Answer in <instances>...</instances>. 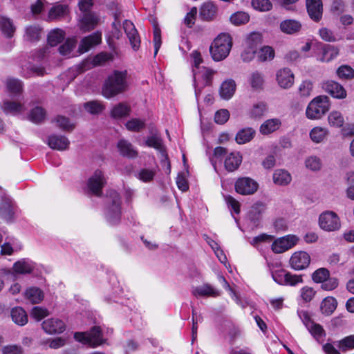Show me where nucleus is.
<instances>
[{
    "instance_id": "680f3d73",
    "label": "nucleus",
    "mask_w": 354,
    "mask_h": 354,
    "mask_svg": "<svg viewBox=\"0 0 354 354\" xmlns=\"http://www.w3.org/2000/svg\"><path fill=\"white\" fill-rule=\"evenodd\" d=\"M55 122L57 126L65 131H71L74 129V124L71 123L68 118L64 116L58 115L55 118Z\"/></svg>"
},
{
    "instance_id": "49530a36",
    "label": "nucleus",
    "mask_w": 354,
    "mask_h": 354,
    "mask_svg": "<svg viewBox=\"0 0 354 354\" xmlns=\"http://www.w3.org/2000/svg\"><path fill=\"white\" fill-rule=\"evenodd\" d=\"M6 86L9 92L18 95L22 91L23 83L18 79L8 78L6 81Z\"/></svg>"
},
{
    "instance_id": "473e14b6",
    "label": "nucleus",
    "mask_w": 354,
    "mask_h": 354,
    "mask_svg": "<svg viewBox=\"0 0 354 354\" xmlns=\"http://www.w3.org/2000/svg\"><path fill=\"white\" fill-rule=\"evenodd\" d=\"M252 128H244L239 131L236 135L235 140L239 145H243L250 142L255 135Z\"/></svg>"
},
{
    "instance_id": "ddd939ff",
    "label": "nucleus",
    "mask_w": 354,
    "mask_h": 354,
    "mask_svg": "<svg viewBox=\"0 0 354 354\" xmlns=\"http://www.w3.org/2000/svg\"><path fill=\"white\" fill-rule=\"evenodd\" d=\"M44 330L50 335L59 334L66 329L65 323L58 318H50L44 320L42 324Z\"/></svg>"
},
{
    "instance_id": "4c0bfd02",
    "label": "nucleus",
    "mask_w": 354,
    "mask_h": 354,
    "mask_svg": "<svg viewBox=\"0 0 354 354\" xmlns=\"http://www.w3.org/2000/svg\"><path fill=\"white\" fill-rule=\"evenodd\" d=\"M25 297L32 304H38L44 299L42 291L35 287H32L26 290Z\"/></svg>"
},
{
    "instance_id": "0e129e2a",
    "label": "nucleus",
    "mask_w": 354,
    "mask_h": 354,
    "mask_svg": "<svg viewBox=\"0 0 354 354\" xmlns=\"http://www.w3.org/2000/svg\"><path fill=\"white\" fill-rule=\"evenodd\" d=\"M125 125L127 129L131 131H139L145 127V122L137 118L129 120Z\"/></svg>"
},
{
    "instance_id": "f8f14e48",
    "label": "nucleus",
    "mask_w": 354,
    "mask_h": 354,
    "mask_svg": "<svg viewBox=\"0 0 354 354\" xmlns=\"http://www.w3.org/2000/svg\"><path fill=\"white\" fill-rule=\"evenodd\" d=\"M105 183L106 180L103 173L100 170H96L93 176L88 178L87 185L93 194L99 196L102 194V188Z\"/></svg>"
},
{
    "instance_id": "a19ab883",
    "label": "nucleus",
    "mask_w": 354,
    "mask_h": 354,
    "mask_svg": "<svg viewBox=\"0 0 354 354\" xmlns=\"http://www.w3.org/2000/svg\"><path fill=\"white\" fill-rule=\"evenodd\" d=\"M328 121L331 127L336 128H340L344 124V116L338 111H331L328 116Z\"/></svg>"
},
{
    "instance_id": "c85d7f7f",
    "label": "nucleus",
    "mask_w": 354,
    "mask_h": 354,
    "mask_svg": "<svg viewBox=\"0 0 354 354\" xmlns=\"http://www.w3.org/2000/svg\"><path fill=\"white\" fill-rule=\"evenodd\" d=\"M281 120L278 118H272L266 120L260 127V133L268 135L279 129L281 127Z\"/></svg>"
},
{
    "instance_id": "c756f323",
    "label": "nucleus",
    "mask_w": 354,
    "mask_h": 354,
    "mask_svg": "<svg viewBox=\"0 0 354 354\" xmlns=\"http://www.w3.org/2000/svg\"><path fill=\"white\" fill-rule=\"evenodd\" d=\"M0 30L6 37L11 38L14 35L16 28L11 19L0 16Z\"/></svg>"
},
{
    "instance_id": "c9c22d12",
    "label": "nucleus",
    "mask_w": 354,
    "mask_h": 354,
    "mask_svg": "<svg viewBox=\"0 0 354 354\" xmlns=\"http://www.w3.org/2000/svg\"><path fill=\"white\" fill-rule=\"evenodd\" d=\"M1 109L6 113L17 114L24 111V105L20 102L5 100Z\"/></svg>"
},
{
    "instance_id": "f704fd0d",
    "label": "nucleus",
    "mask_w": 354,
    "mask_h": 354,
    "mask_svg": "<svg viewBox=\"0 0 354 354\" xmlns=\"http://www.w3.org/2000/svg\"><path fill=\"white\" fill-rule=\"evenodd\" d=\"M337 306V302L334 297H326L321 303V311L325 315H330L335 311Z\"/></svg>"
},
{
    "instance_id": "69168bd1",
    "label": "nucleus",
    "mask_w": 354,
    "mask_h": 354,
    "mask_svg": "<svg viewBox=\"0 0 354 354\" xmlns=\"http://www.w3.org/2000/svg\"><path fill=\"white\" fill-rule=\"evenodd\" d=\"M305 163L306 167L312 171H318L322 166L320 158L317 156L308 157L306 158Z\"/></svg>"
},
{
    "instance_id": "72a5a7b5",
    "label": "nucleus",
    "mask_w": 354,
    "mask_h": 354,
    "mask_svg": "<svg viewBox=\"0 0 354 354\" xmlns=\"http://www.w3.org/2000/svg\"><path fill=\"white\" fill-rule=\"evenodd\" d=\"M265 211V205L261 203H257L252 206L248 214V218L251 222L256 226L259 223L262 214Z\"/></svg>"
},
{
    "instance_id": "e433bc0d",
    "label": "nucleus",
    "mask_w": 354,
    "mask_h": 354,
    "mask_svg": "<svg viewBox=\"0 0 354 354\" xmlns=\"http://www.w3.org/2000/svg\"><path fill=\"white\" fill-rule=\"evenodd\" d=\"M328 135V130L326 128L316 127L310 132V139L315 143L323 142Z\"/></svg>"
},
{
    "instance_id": "b1692460",
    "label": "nucleus",
    "mask_w": 354,
    "mask_h": 354,
    "mask_svg": "<svg viewBox=\"0 0 354 354\" xmlns=\"http://www.w3.org/2000/svg\"><path fill=\"white\" fill-rule=\"evenodd\" d=\"M69 144L68 139L63 136L52 135L48 139V146L55 150H66L68 148Z\"/></svg>"
},
{
    "instance_id": "f03ea898",
    "label": "nucleus",
    "mask_w": 354,
    "mask_h": 354,
    "mask_svg": "<svg viewBox=\"0 0 354 354\" xmlns=\"http://www.w3.org/2000/svg\"><path fill=\"white\" fill-rule=\"evenodd\" d=\"M232 46V38L229 34H220L212 44L209 51L215 61H221L229 55Z\"/></svg>"
},
{
    "instance_id": "aec40b11",
    "label": "nucleus",
    "mask_w": 354,
    "mask_h": 354,
    "mask_svg": "<svg viewBox=\"0 0 354 354\" xmlns=\"http://www.w3.org/2000/svg\"><path fill=\"white\" fill-rule=\"evenodd\" d=\"M307 11L310 17L319 21L322 17L323 5L322 0H306Z\"/></svg>"
},
{
    "instance_id": "5701e85b",
    "label": "nucleus",
    "mask_w": 354,
    "mask_h": 354,
    "mask_svg": "<svg viewBox=\"0 0 354 354\" xmlns=\"http://www.w3.org/2000/svg\"><path fill=\"white\" fill-rule=\"evenodd\" d=\"M102 41V34L99 32L83 38L79 46V50L82 53L87 52L93 46L99 44Z\"/></svg>"
},
{
    "instance_id": "a18cd8bd",
    "label": "nucleus",
    "mask_w": 354,
    "mask_h": 354,
    "mask_svg": "<svg viewBox=\"0 0 354 354\" xmlns=\"http://www.w3.org/2000/svg\"><path fill=\"white\" fill-rule=\"evenodd\" d=\"M267 111V105L264 102H258L253 105L250 111V116L254 119L261 118Z\"/></svg>"
},
{
    "instance_id": "bf43d9fd",
    "label": "nucleus",
    "mask_w": 354,
    "mask_h": 354,
    "mask_svg": "<svg viewBox=\"0 0 354 354\" xmlns=\"http://www.w3.org/2000/svg\"><path fill=\"white\" fill-rule=\"evenodd\" d=\"M299 293L302 301L308 303L313 300L316 294V291L313 288L306 286L300 289Z\"/></svg>"
},
{
    "instance_id": "6ab92c4d",
    "label": "nucleus",
    "mask_w": 354,
    "mask_h": 354,
    "mask_svg": "<svg viewBox=\"0 0 354 354\" xmlns=\"http://www.w3.org/2000/svg\"><path fill=\"white\" fill-rule=\"evenodd\" d=\"M192 292L195 297H217L221 295V290L214 288L209 283H204L201 286L194 287Z\"/></svg>"
},
{
    "instance_id": "de8ad7c7",
    "label": "nucleus",
    "mask_w": 354,
    "mask_h": 354,
    "mask_svg": "<svg viewBox=\"0 0 354 354\" xmlns=\"http://www.w3.org/2000/svg\"><path fill=\"white\" fill-rule=\"evenodd\" d=\"M41 29L38 26H30L26 29V39L30 41H38L40 39Z\"/></svg>"
},
{
    "instance_id": "09e8293b",
    "label": "nucleus",
    "mask_w": 354,
    "mask_h": 354,
    "mask_svg": "<svg viewBox=\"0 0 354 354\" xmlns=\"http://www.w3.org/2000/svg\"><path fill=\"white\" fill-rule=\"evenodd\" d=\"M130 112V107L124 103H120L115 106L111 111V115L115 118H120L128 115Z\"/></svg>"
},
{
    "instance_id": "774afa93",
    "label": "nucleus",
    "mask_w": 354,
    "mask_h": 354,
    "mask_svg": "<svg viewBox=\"0 0 354 354\" xmlns=\"http://www.w3.org/2000/svg\"><path fill=\"white\" fill-rule=\"evenodd\" d=\"M46 73V70L42 66H30L27 71L24 72L23 75L26 77H30L32 75L43 76Z\"/></svg>"
},
{
    "instance_id": "39448f33",
    "label": "nucleus",
    "mask_w": 354,
    "mask_h": 354,
    "mask_svg": "<svg viewBox=\"0 0 354 354\" xmlns=\"http://www.w3.org/2000/svg\"><path fill=\"white\" fill-rule=\"evenodd\" d=\"M109 197L111 199V205L109 206L106 211V217L111 225L118 223L120 219L121 200L120 195L115 191H110Z\"/></svg>"
},
{
    "instance_id": "6e6552de",
    "label": "nucleus",
    "mask_w": 354,
    "mask_h": 354,
    "mask_svg": "<svg viewBox=\"0 0 354 354\" xmlns=\"http://www.w3.org/2000/svg\"><path fill=\"white\" fill-rule=\"evenodd\" d=\"M258 187V183L249 177L239 178L234 184L235 191L241 195L253 194L257 191Z\"/></svg>"
},
{
    "instance_id": "9b49d317",
    "label": "nucleus",
    "mask_w": 354,
    "mask_h": 354,
    "mask_svg": "<svg viewBox=\"0 0 354 354\" xmlns=\"http://www.w3.org/2000/svg\"><path fill=\"white\" fill-rule=\"evenodd\" d=\"M260 39V36L257 33H252L249 35L246 40L247 47L241 53V58L243 62H250L254 57L257 52V45Z\"/></svg>"
},
{
    "instance_id": "8fccbe9b",
    "label": "nucleus",
    "mask_w": 354,
    "mask_h": 354,
    "mask_svg": "<svg viewBox=\"0 0 354 354\" xmlns=\"http://www.w3.org/2000/svg\"><path fill=\"white\" fill-rule=\"evenodd\" d=\"M64 38V32L61 29L51 31L48 36V42L50 46H54L60 43Z\"/></svg>"
},
{
    "instance_id": "1a4fd4ad",
    "label": "nucleus",
    "mask_w": 354,
    "mask_h": 354,
    "mask_svg": "<svg viewBox=\"0 0 354 354\" xmlns=\"http://www.w3.org/2000/svg\"><path fill=\"white\" fill-rule=\"evenodd\" d=\"M299 239L295 235H287L276 239L272 244V250L274 253L280 254L294 247Z\"/></svg>"
},
{
    "instance_id": "0eeeda50",
    "label": "nucleus",
    "mask_w": 354,
    "mask_h": 354,
    "mask_svg": "<svg viewBox=\"0 0 354 354\" xmlns=\"http://www.w3.org/2000/svg\"><path fill=\"white\" fill-rule=\"evenodd\" d=\"M320 227L327 232L337 230L341 227L339 218L336 213L327 211L320 214L319 218Z\"/></svg>"
},
{
    "instance_id": "4d7b16f0",
    "label": "nucleus",
    "mask_w": 354,
    "mask_h": 354,
    "mask_svg": "<svg viewBox=\"0 0 354 354\" xmlns=\"http://www.w3.org/2000/svg\"><path fill=\"white\" fill-rule=\"evenodd\" d=\"M337 75L340 79L351 80L354 77V70L348 65H342L337 68Z\"/></svg>"
},
{
    "instance_id": "f257e3e1",
    "label": "nucleus",
    "mask_w": 354,
    "mask_h": 354,
    "mask_svg": "<svg viewBox=\"0 0 354 354\" xmlns=\"http://www.w3.org/2000/svg\"><path fill=\"white\" fill-rule=\"evenodd\" d=\"M127 72L115 71L106 81L103 88L102 95L106 98H111L124 92L127 88Z\"/></svg>"
},
{
    "instance_id": "58836bf2",
    "label": "nucleus",
    "mask_w": 354,
    "mask_h": 354,
    "mask_svg": "<svg viewBox=\"0 0 354 354\" xmlns=\"http://www.w3.org/2000/svg\"><path fill=\"white\" fill-rule=\"evenodd\" d=\"M273 181L275 184L286 185L291 181V176L287 171L277 169L273 174Z\"/></svg>"
},
{
    "instance_id": "ea45409f",
    "label": "nucleus",
    "mask_w": 354,
    "mask_h": 354,
    "mask_svg": "<svg viewBox=\"0 0 354 354\" xmlns=\"http://www.w3.org/2000/svg\"><path fill=\"white\" fill-rule=\"evenodd\" d=\"M13 214L12 203L8 200L3 201L0 204V216L9 221L12 218Z\"/></svg>"
},
{
    "instance_id": "338daca9",
    "label": "nucleus",
    "mask_w": 354,
    "mask_h": 354,
    "mask_svg": "<svg viewBox=\"0 0 354 354\" xmlns=\"http://www.w3.org/2000/svg\"><path fill=\"white\" fill-rule=\"evenodd\" d=\"M286 279L285 286H295L299 283H302L304 281L301 274H292L290 272H288Z\"/></svg>"
},
{
    "instance_id": "5fc2aeb1",
    "label": "nucleus",
    "mask_w": 354,
    "mask_h": 354,
    "mask_svg": "<svg viewBox=\"0 0 354 354\" xmlns=\"http://www.w3.org/2000/svg\"><path fill=\"white\" fill-rule=\"evenodd\" d=\"M330 276V272L325 268L316 270L312 274V279L315 283H323Z\"/></svg>"
},
{
    "instance_id": "dca6fc26",
    "label": "nucleus",
    "mask_w": 354,
    "mask_h": 354,
    "mask_svg": "<svg viewBox=\"0 0 354 354\" xmlns=\"http://www.w3.org/2000/svg\"><path fill=\"white\" fill-rule=\"evenodd\" d=\"M324 90L335 98L344 99L346 97L344 88L335 81H327L323 83Z\"/></svg>"
},
{
    "instance_id": "7c9ffc66",
    "label": "nucleus",
    "mask_w": 354,
    "mask_h": 354,
    "mask_svg": "<svg viewBox=\"0 0 354 354\" xmlns=\"http://www.w3.org/2000/svg\"><path fill=\"white\" fill-rule=\"evenodd\" d=\"M236 90L235 82L232 80H228L223 82L220 88V95L223 99H230Z\"/></svg>"
},
{
    "instance_id": "052dcab7",
    "label": "nucleus",
    "mask_w": 354,
    "mask_h": 354,
    "mask_svg": "<svg viewBox=\"0 0 354 354\" xmlns=\"http://www.w3.org/2000/svg\"><path fill=\"white\" fill-rule=\"evenodd\" d=\"M337 346L342 351L354 348V335L347 336L337 342Z\"/></svg>"
},
{
    "instance_id": "9d476101",
    "label": "nucleus",
    "mask_w": 354,
    "mask_h": 354,
    "mask_svg": "<svg viewBox=\"0 0 354 354\" xmlns=\"http://www.w3.org/2000/svg\"><path fill=\"white\" fill-rule=\"evenodd\" d=\"M310 263V255L304 251L294 252L289 261L290 267L295 270H304L308 267Z\"/></svg>"
},
{
    "instance_id": "4be33fe9",
    "label": "nucleus",
    "mask_w": 354,
    "mask_h": 354,
    "mask_svg": "<svg viewBox=\"0 0 354 354\" xmlns=\"http://www.w3.org/2000/svg\"><path fill=\"white\" fill-rule=\"evenodd\" d=\"M35 268V263L28 259H22L13 264L12 272L15 275L30 274Z\"/></svg>"
},
{
    "instance_id": "a211bd4d",
    "label": "nucleus",
    "mask_w": 354,
    "mask_h": 354,
    "mask_svg": "<svg viewBox=\"0 0 354 354\" xmlns=\"http://www.w3.org/2000/svg\"><path fill=\"white\" fill-rule=\"evenodd\" d=\"M100 21L99 17L93 12L84 13L79 20L80 28L84 32L95 28Z\"/></svg>"
},
{
    "instance_id": "2f4dec72",
    "label": "nucleus",
    "mask_w": 354,
    "mask_h": 354,
    "mask_svg": "<svg viewBox=\"0 0 354 354\" xmlns=\"http://www.w3.org/2000/svg\"><path fill=\"white\" fill-rule=\"evenodd\" d=\"M12 321L19 326H24L28 322V316L21 307H15L10 312Z\"/></svg>"
},
{
    "instance_id": "2eb2a0df",
    "label": "nucleus",
    "mask_w": 354,
    "mask_h": 354,
    "mask_svg": "<svg viewBox=\"0 0 354 354\" xmlns=\"http://www.w3.org/2000/svg\"><path fill=\"white\" fill-rule=\"evenodd\" d=\"M294 74L288 68L279 69L276 74L279 86L284 89L290 88L294 84Z\"/></svg>"
},
{
    "instance_id": "a878e982",
    "label": "nucleus",
    "mask_w": 354,
    "mask_h": 354,
    "mask_svg": "<svg viewBox=\"0 0 354 354\" xmlns=\"http://www.w3.org/2000/svg\"><path fill=\"white\" fill-rule=\"evenodd\" d=\"M69 13L68 6L64 4H56L53 6L48 12V20L54 21L59 20Z\"/></svg>"
},
{
    "instance_id": "79ce46f5",
    "label": "nucleus",
    "mask_w": 354,
    "mask_h": 354,
    "mask_svg": "<svg viewBox=\"0 0 354 354\" xmlns=\"http://www.w3.org/2000/svg\"><path fill=\"white\" fill-rule=\"evenodd\" d=\"M338 54L339 50L337 48L333 46L326 45L323 48L322 56L320 58V61L323 62H328L335 58Z\"/></svg>"
},
{
    "instance_id": "e2e57ef3",
    "label": "nucleus",
    "mask_w": 354,
    "mask_h": 354,
    "mask_svg": "<svg viewBox=\"0 0 354 354\" xmlns=\"http://www.w3.org/2000/svg\"><path fill=\"white\" fill-rule=\"evenodd\" d=\"M75 40L73 39H67L64 44L59 48V52L62 55L68 56L73 51L75 46Z\"/></svg>"
},
{
    "instance_id": "864d4df0",
    "label": "nucleus",
    "mask_w": 354,
    "mask_h": 354,
    "mask_svg": "<svg viewBox=\"0 0 354 354\" xmlns=\"http://www.w3.org/2000/svg\"><path fill=\"white\" fill-rule=\"evenodd\" d=\"M45 117L46 111L40 106H36L32 109L29 115L30 120L35 123H39L42 122Z\"/></svg>"
},
{
    "instance_id": "bb28decb",
    "label": "nucleus",
    "mask_w": 354,
    "mask_h": 354,
    "mask_svg": "<svg viewBox=\"0 0 354 354\" xmlns=\"http://www.w3.org/2000/svg\"><path fill=\"white\" fill-rule=\"evenodd\" d=\"M301 24L295 19H286L281 22L280 30L286 34L293 35L299 32L301 29Z\"/></svg>"
},
{
    "instance_id": "37998d69",
    "label": "nucleus",
    "mask_w": 354,
    "mask_h": 354,
    "mask_svg": "<svg viewBox=\"0 0 354 354\" xmlns=\"http://www.w3.org/2000/svg\"><path fill=\"white\" fill-rule=\"evenodd\" d=\"M274 50L269 46L262 47L257 52V59L260 62L270 61L274 57Z\"/></svg>"
},
{
    "instance_id": "6e6d98bb",
    "label": "nucleus",
    "mask_w": 354,
    "mask_h": 354,
    "mask_svg": "<svg viewBox=\"0 0 354 354\" xmlns=\"http://www.w3.org/2000/svg\"><path fill=\"white\" fill-rule=\"evenodd\" d=\"M252 6L254 9L261 11H269L272 8V4L269 0H252Z\"/></svg>"
},
{
    "instance_id": "13d9d810",
    "label": "nucleus",
    "mask_w": 354,
    "mask_h": 354,
    "mask_svg": "<svg viewBox=\"0 0 354 354\" xmlns=\"http://www.w3.org/2000/svg\"><path fill=\"white\" fill-rule=\"evenodd\" d=\"M86 111L91 114H98L104 109V106L98 101H90L84 104Z\"/></svg>"
},
{
    "instance_id": "7ed1b4c3",
    "label": "nucleus",
    "mask_w": 354,
    "mask_h": 354,
    "mask_svg": "<svg viewBox=\"0 0 354 354\" xmlns=\"http://www.w3.org/2000/svg\"><path fill=\"white\" fill-rule=\"evenodd\" d=\"M330 109L329 99L320 95L315 97L308 105L306 115L308 119H320Z\"/></svg>"
},
{
    "instance_id": "f3484780",
    "label": "nucleus",
    "mask_w": 354,
    "mask_h": 354,
    "mask_svg": "<svg viewBox=\"0 0 354 354\" xmlns=\"http://www.w3.org/2000/svg\"><path fill=\"white\" fill-rule=\"evenodd\" d=\"M218 7L212 1L203 3L199 9V16L202 20L211 21L216 18Z\"/></svg>"
},
{
    "instance_id": "603ef678",
    "label": "nucleus",
    "mask_w": 354,
    "mask_h": 354,
    "mask_svg": "<svg viewBox=\"0 0 354 354\" xmlns=\"http://www.w3.org/2000/svg\"><path fill=\"white\" fill-rule=\"evenodd\" d=\"M156 174V171L154 169L142 168L138 174L137 177L139 180L144 183L151 181Z\"/></svg>"
},
{
    "instance_id": "4468645a",
    "label": "nucleus",
    "mask_w": 354,
    "mask_h": 354,
    "mask_svg": "<svg viewBox=\"0 0 354 354\" xmlns=\"http://www.w3.org/2000/svg\"><path fill=\"white\" fill-rule=\"evenodd\" d=\"M123 29L129 40L130 44L134 50H138L140 45V38L134 24L129 20L123 22Z\"/></svg>"
},
{
    "instance_id": "20e7f679",
    "label": "nucleus",
    "mask_w": 354,
    "mask_h": 354,
    "mask_svg": "<svg viewBox=\"0 0 354 354\" xmlns=\"http://www.w3.org/2000/svg\"><path fill=\"white\" fill-rule=\"evenodd\" d=\"M74 338L84 344L92 347H95L102 343V332L100 327H93L90 332H77L74 334Z\"/></svg>"
},
{
    "instance_id": "423d86ee",
    "label": "nucleus",
    "mask_w": 354,
    "mask_h": 354,
    "mask_svg": "<svg viewBox=\"0 0 354 354\" xmlns=\"http://www.w3.org/2000/svg\"><path fill=\"white\" fill-rule=\"evenodd\" d=\"M193 73L195 82V94L198 98L201 91V88L212 84L214 72L211 69L203 67L198 71L193 69Z\"/></svg>"
},
{
    "instance_id": "c03bdc74",
    "label": "nucleus",
    "mask_w": 354,
    "mask_h": 354,
    "mask_svg": "<svg viewBox=\"0 0 354 354\" xmlns=\"http://www.w3.org/2000/svg\"><path fill=\"white\" fill-rule=\"evenodd\" d=\"M250 20L249 15L243 11H238L232 14L230 17V22L235 26L247 24Z\"/></svg>"
},
{
    "instance_id": "3c124183",
    "label": "nucleus",
    "mask_w": 354,
    "mask_h": 354,
    "mask_svg": "<svg viewBox=\"0 0 354 354\" xmlns=\"http://www.w3.org/2000/svg\"><path fill=\"white\" fill-rule=\"evenodd\" d=\"M249 82L252 88L261 89L264 83L263 76L261 73L254 71L250 75Z\"/></svg>"
},
{
    "instance_id": "cd10ccee",
    "label": "nucleus",
    "mask_w": 354,
    "mask_h": 354,
    "mask_svg": "<svg viewBox=\"0 0 354 354\" xmlns=\"http://www.w3.org/2000/svg\"><path fill=\"white\" fill-rule=\"evenodd\" d=\"M145 142L148 147H153L158 150L163 159L165 160H168L165 147L162 145V139L158 134L154 133L153 135L148 137Z\"/></svg>"
},
{
    "instance_id": "412c9836",
    "label": "nucleus",
    "mask_w": 354,
    "mask_h": 354,
    "mask_svg": "<svg viewBox=\"0 0 354 354\" xmlns=\"http://www.w3.org/2000/svg\"><path fill=\"white\" fill-rule=\"evenodd\" d=\"M242 160L243 157L240 152H231L228 153L225 158V169L229 172L234 171L239 167L242 162Z\"/></svg>"
},
{
    "instance_id": "393cba45",
    "label": "nucleus",
    "mask_w": 354,
    "mask_h": 354,
    "mask_svg": "<svg viewBox=\"0 0 354 354\" xmlns=\"http://www.w3.org/2000/svg\"><path fill=\"white\" fill-rule=\"evenodd\" d=\"M117 147L120 155L124 157L135 158L138 156V151L135 149L131 143L126 140L122 139L119 140Z\"/></svg>"
}]
</instances>
